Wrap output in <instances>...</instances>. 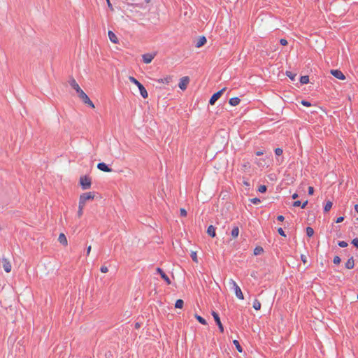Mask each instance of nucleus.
Wrapping results in <instances>:
<instances>
[{"label": "nucleus", "mask_w": 358, "mask_h": 358, "mask_svg": "<svg viewBox=\"0 0 358 358\" xmlns=\"http://www.w3.org/2000/svg\"><path fill=\"white\" fill-rule=\"evenodd\" d=\"M129 80L131 83H134V85H136L137 86V87L139 90L140 94L143 98L145 99L148 96V94L146 89L138 80H137L133 76H129Z\"/></svg>", "instance_id": "1"}, {"label": "nucleus", "mask_w": 358, "mask_h": 358, "mask_svg": "<svg viewBox=\"0 0 358 358\" xmlns=\"http://www.w3.org/2000/svg\"><path fill=\"white\" fill-rule=\"evenodd\" d=\"M80 185L83 190L90 188L92 185L91 178L88 176H83L80 178Z\"/></svg>", "instance_id": "2"}, {"label": "nucleus", "mask_w": 358, "mask_h": 358, "mask_svg": "<svg viewBox=\"0 0 358 358\" xmlns=\"http://www.w3.org/2000/svg\"><path fill=\"white\" fill-rule=\"evenodd\" d=\"M94 198V194L93 192H90L87 193H83L80 196L79 203L85 206L87 201L93 200Z\"/></svg>", "instance_id": "3"}, {"label": "nucleus", "mask_w": 358, "mask_h": 358, "mask_svg": "<svg viewBox=\"0 0 358 358\" xmlns=\"http://www.w3.org/2000/svg\"><path fill=\"white\" fill-rule=\"evenodd\" d=\"M78 94L84 103L88 105L90 107L92 108H94L93 102L90 100L89 96L83 90H80V93Z\"/></svg>", "instance_id": "4"}, {"label": "nucleus", "mask_w": 358, "mask_h": 358, "mask_svg": "<svg viewBox=\"0 0 358 358\" xmlns=\"http://www.w3.org/2000/svg\"><path fill=\"white\" fill-rule=\"evenodd\" d=\"M230 284L233 285V288L235 292V294L236 297L241 300H243L244 299L243 294L242 293V291L240 288V287L237 285V283L232 279L230 280L229 282Z\"/></svg>", "instance_id": "5"}, {"label": "nucleus", "mask_w": 358, "mask_h": 358, "mask_svg": "<svg viewBox=\"0 0 358 358\" xmlns=\"http://www.w3.org/2000/svg\"><path fill=\"white\" fill-rule=\"evenodd\" d=\"M226 90V88L224 87L218 92H215L212 95L209 100V104L214 105L215 103L220 99V97L222 95L223 92Z\"/></svg>", "instance_id": "6"}, {"label": "nucleus", "mask_w": 358, "mask_h": 358, "mask_svg": "<svg viewBox=\"0 0 358 358\" xmlns=\"http://www.w3.org/2000/svg\"><path fill=\"white\" fill-rule=\"evenodd\" d=\"M212 315L215 320V322L216 323V324L218 326V328H219V330L221 333H223L224 332V327L221 322V320H220V316L219 315L215 312V311H213L212 312Z\"/></svg>", "instance_id": "7"}, {"label": "nucleus", "mask_w": 358, "mask_h": 358, "mask_svg": "<svg viewBox=\"0 0 358 358\" xmlns=\"http://www.w3.org/2000/svg\"><path fill=\"white\" fill-rule=\"evenodd\" d=\"M156 272L160 275L161 278L166 282L167 285H170L171 283V280L168 277V275L164 272V271L159 268L157 267L156 268Z\"/></svg>", "instance_id": "8"}, {"label": "nucleus", "mask_w": 358, "mask_h": 358, "mask_svg": "<svg viewBox=\"0 0 358 358\" xmlns=\"http://www.w3.org/2000/svg\"><path fill=\"white\" fill-rule=\"evenodd\" d=\"M189 82V79L187 76L182 77L180 80L178 86L182 90H185L187 88Z\"/></svg>", "instance_id": "9"}, {"label": "nucleus", "mask_w": 358, "mask_h": 358, "mask_svg": "<svg viewBox=\"0 0 358 358\" xmlns=\"http://www.w3.org/2000/svg\"><path fill=\"white\" fill-rule=\"evenodd\" d=\"M1 262H2V266L4 269V271L6 273L10 272L12 266H11L10 262L6 258H2Z\"/></svg>", "instance_id": "10"}, {"label": "nucleus", "mask_w": 358, "mask_h": 358, "mask_svg": "<svg viewBox=\"0 0 358 358\" xmlns=\"http://www.w3.org/2000/svg\"><path fill=\"white\" fill-rule=\"evenodd\" d=\"M331 73L336 78L339 80H345V76L343 73V72L340 70L336 69V70H331Z\"/></svg>", "instance_id": "11"}, {"label": "nucleus", "mask_w": 358, "mask_h": 358, "mask_svg": "<svg viewBox=\"0 0 358 358\" xmlns=\"http://www.w3.org/2000/svg\"><path fill=\"white\" fill-rule=\"evenodd\" d=\"M155 55V54L152 55V54H150V53L143 55V56H142L143 62L145 64H150L154 59Z\"/></svg>", "instance_id": "12"}, {"label": "nucleus", "mask_w": 358, "mask_h": 358, "mask_svg": "<svg viewBox=\"0 0 358 358\" xmlns=\"http://www.w3.org/2000/svg\"><path fill=\"white\" fill-rule=\"evenodd\" d=\"M97 169L104 172H111L112 169L109 168L108 166L104 162H100L97 164Z\"/></svg>", "instance_id": "13"}, {"label": "nucleus", "mask_w": 358, "mask_h": 358, "mask_svg": "<svg viewBox=\"0 0 358 358\" xmlns=\"http://www.w3.org/2000/svg\"><path fill=\"white\" fill-rule=\"evenodd\" d=\"M69 84L72 87V88H73L76 91L78 94L80 93V90H83L74 78L70 80Z\"/></svg>", "instance_id": "14"}, {"label": "nucleus", "mask_w": 358, "mask_h": 358, "mask_svg": "<svg viewBox=\"0 0 358 358\" xmlns=\"http://www.w3.org/2000/svg\"><path fill=\"white\" fill-rule=\"evenodd\" d=\"M108 35L110 41L112 43H113L115 44L118 43L119 40H118V38H117V36H116V34L115 33H113L112 31H108Z\"/></svg>", "instance_id": "15"}, {"label": "nucleus", "mask_w": 358, "mask_h": 358, "mask_svg": "<svg viewBox=\"0 0 358 358\" xmlns=\"http://www.w3.org/2000/svg\"><path fill=\"white\" fill-rule=\"evenodd\" d=\"M207 234L212 238L215 237V227L213 225H210L207 229Z\"/></svg>", "instance_id": "16"}, {"label": "nucleus", "mask_w": 358, "mask_h": 358, "mask_svg": "<svg viewBox=\"0 0 358 358\" xmlns=\"http://www.w3.org/2000/svg\"><path fill=\"white\" fill-rule=\"evenodd\" d=\"M206 41H206V37H205V36H201V37L198 39L197 42L196 43L195 46H196V48H201V47H202L203 45H205V43H206Z\"/></svg>", "instance_id": "17"}, {"label": "nucleus", "mask_w": 358, "mask_h": 358, "mask_svg": "<svg viewBox=\"0 0 358 358\" xmlns=\"http://www.w3.org/2000/svg\"><path fill=\"white\" fill-rule=\"evenodd\" d=\"M355 266V261L353 257H351L348 259L347 262L345 263V268L348 269H352Z\"/></svg>", "instance_id": "18"}, {"label": "nucleus", "mask_w": 358, "mask_h": 358, "mask_svg": "<svg viewBox=\"0 0 358 358\" xmlns=\"http://www.w3.org/2000/svg\"><path fill=\"white\" fill-rule=\"evenodd\" d=\"M239 234V228L238 226H234L231 231V236L233 238H236Z\"/></svg>", "instance_id": "19"}, {"label": "nucleus", "mask_w": 358, "mask_h": 358, "mask_svg": "<svg viewBox=\"0 0 358 358\" xmlns=\"http://www.w3.org/2000/svg\"><path fill=\"white\" fill-rule=\"evenodd\" d=\"M58 241L63 245H66L68 244V241H67L66 237L62 233L59 234V238H58Z\"/></svg>", "instance_id": "20"}, {"label": "nucleus", "mask_w": 358, "mask_h": 358, "mask_svg": "<svg viewBox=\"0 0 358 358\" xmlns=\"http://www.w3.org/2000/svg\"><path fill=\"white\" fill-rule=\"evenodd\" d=\"M241 102V99L238 97H233L229 99V104L232 106L238 105Z\"/></svg>", "instance_id": "21"}, {"label": "nucleus", "mask_w": 358, "mask_h": 358, "mask_svg": "<svg viewBox=\"0 0 358 358\" xmlns=\"http://www.w3.org/2000/svg\"><path fill=\"white\" fill-rule=\"evenodd\" d=\"M171 80V76H166L164 78H160L157 80L159 83L169 84Z\"/></svg>", "instance_id": "22"}, {"label": "nucleus", "mask_w": 358, "mask_h": 358, "mask_svg": "<svg viewBox=\"0 0 358 358\" xmlns=\"http://www.w3.org/2000/svg\"><path fill=\"white\" fill-rule=\"evenodd\" d=\"M252 307L256 310H259L261 308V303L259 300L255 299L252 303Z\"/></svg>", "instance_id": "23"}, {"label": "nucleus", "mask_w": 358, "mask_h": 358, "mask_svg": "<svg viewBox=\"0 0 358 358\" xmlns=\"http://www.w3.org/2000/svg\"><path fill=\"white\" fill-rule=\"evenodd\" d=\"M263 252H264V249L261 246H257L254 249V255H256V256L261 255L262 253H263Z\"/></svg>", "instance_id": "24"}, {"label": "nucleus", "mask_w": 358, "mask_h": 358, "mask_svg": "<svg viewBox=\"0 0 358 358\" xmlns=\"http://www.w3.org/2000/svg\"><path fill=\"white\" fill-rule=\"evenodd\" d=\"M184 305V301L182 299L176 300L175 303V308H182Z\"/></svg>", "instance_id": "25"}, {"label": "nucleus", "mask_w": 358, "mask_h": 358, "mask_svg": "<svg viewBox=\"0 0 358 358\" xmlns=\"http://www.w3.org/2000/svg\"><path fill=\"white\" fill-rule=\"evenodd\" d=\"M332 205H333L332 202H331V201H328L326 203V204H325V206H324V212H328V211H329V210H330V209H331V207H332Z\"/></svg>", "instance_id": "26"}, {"label": "nucleus", "mask_w": 358, "mask_h": 358, "mask_svg": "<svg viewBox=\"0 0 358 358\" xmlns=\"http://www.w3.org/2000/svg\"><path fill=\"white\" fill-rule=\"evenodd\" d=\"M300 83L301 84H307L309 83V77L308 76H303L300 78Z\"/></svg>", "instance_id": "27"}, {"label": "nucleus", "mask_w": 358, "mask_h": 358, "mask_svg": "<svg viewBox=\"0 0 358 358\" xmlns=\"http://www.w3.org/2000/svg\"><path fill=\"white\" fill-rule=\"evenodd\" d=\"M195 317L199 321V322H200L201 324H204V325L207 324L206 320L204 318H203L201 316L196 315Z\"/></svg>", "instance_id": "28"}, {"label": "nucleus", "mask_w": 358, "mask_h": 358, "mask_svg": "<svg viewBox=\"0 0 358 358\" xmlns=\"http://www.w3.org/2000/svg\"><path fill=\"white\" fill-rule=\"evenodd\" d=\"M314 234V230L312 227H306V235L308 236V237H311L313 236Z\"/></svg>", "instance_id": "29"}, {"label": "nucleus", "mask_w": 358, "mask_h": 358, "mask_svg": "<svg viewBox=\"0 0 358 358\" xmlns=\"http://www.w3.org/2000/svg\"><path fill=\"white\" fill-rule=\"evenodd\" d=\"M286 76L290 78L291 80L294 81L295 80V77L296 76V73H294L291 71H286Z\"/></svg>", "instance_id": "30"}, {"label": "nucleus", "mask_w": 358, "mask_h": 358, "mask_svg": "<svg viewBox=\"0 0 358 358\" xmlns=\"http://www.w3.org/2000/svg\"><path fill=\"white\" fill-rule=\"evenodd\" d=\"M84 206H85L84 205H82L80 203H79V205H78V216L79 217H80L83 214Z\"/></svg>", "instance_id": "31"}, {"label": "nucleus", "mask_w": 358, "mask_h": 358, "mask_svg": "<svg viewBox=\"0 0 358 358\" xmlns=\"http://www.w3.org/2000/svg\"><path fill=\"white\" fill-rule=\"evenodd\" d=\"M233 343H234V344L235 345V346H236V348L237 350H238V352H241L243 350H242V348H241V345H240L239 342H238L237 340H234V341H233Z\"/></svg>", "instance_id": "32"}, {"label": "nucleus", "mask_w": 358, "mask_h": 358, "mask_svg": "<svg viewBox=\"0 0 358 358\" xmlns=\"http://www.w3.org/2000/svg\"><path fill=\"white\" fill-rule=\"evenodd\" d=\"M191 258L194 262H198L196 252L192 251L191 252Z\"/></svg>", "instance_id": "33"}, {"label": "nucleus", "mask_w": 358, "mask_h": 358, "mask_svg": "<svg viewBox=\"0 0 358 358\" xmlns=\"http://www.w3.org/2000/svg\"><path fill=\"white\" fill-rule=\"evenodd\" d=\"M266 189H267L266 186V185H260V186L259 187L258 191H259V192H261V193H264V192H266Z\"/></svg>", "instance_id": "34"}, {"label": "nucleus", "mask_w": 358, "mask_h": 358, "mask_svg": "<svg viewBox=\"0 0 358 358\" xmlns=\"http://www.w3.org/2000/svg\"><path fill=\"white\" fill-rule=\"evenodd\" d=\"M283 152V150L282 148H277L275 149V154L277 156H280Z\"/></svg>", "instance_id": "35"}, {"label": "nucleus", "mask_w": 358, "mask_h": 358, "mask_svg": "<svg viewBox=\"0 0 358 358\" xmlns=\"http://www.w3.org/2000/svg\"><path fill=\"white\" fill-rule=\"evenodd\" d=\"M338 245L341 248H345L348 245V243L343 241H338Z\"/></svg>", "instance_id": "36"}, {"label": "nucleus", "mask_w": 358, "mask_h": 358, "mask_svg": "<svg viewBox=\"0 0 358 358\" xmlns=\"http://www.w3.org/2000/svg\"><path fill=\"white\" fill-rule=\"evenodd\" d=\"M341 259L338 256H335L334 258L333 262L335 264H339L341 263Z\"/></svg>", "instance_id": "37"}, {"label": "nucleus", "mask_w": 358, "mask_h": 358, "mask_svg": "<svg viewBox=\"0 0 358 358\" xmlns=\"http://www.w3.org/2000/svg\"><path fill=\"white\" fill-rule=\"evenodd\" d=\"M301 103L304 106H306V107H309L312 104L310 102L306 101V100H302Z\"/></svg>", "instance_id": "38"}, {"label": "nucleus", "mask_w": 358, "mask_h": 358, "mask_svg": "<svg viewBox=\"0 0 358 358\" xmlns=\"http://www.w3.org/2000/svg\"><path fill=\"white\" fill-rule=\"evenodd\" d=\"M251 202L253 204L257 205L261 202V200L259 198H253L251 199Z\"/></svg>", "instance_id": "39"}, {"label": "nucleus", "mask_w": 358, "mask_h": 358, "mask_svg": "<svg viewBox=\"0 0 358 358\" xmlns=\"http://www.w3.org/2000/svg\"><path fill=\"white\" fill-rule=\"evenodd\" d=\"M278 232L280 236L286 237V234L281 227L278 229Z\"/></svg>", "instance_id": "40"}, {"label": "nucleus", "mask_w": 358, "mask_h": 358, "mask_svg": "<svg viewBox=\"0 0 358 358\" xmlns=\"http://www.w3.org/2000/svg\"><path fill=\"white\" fill-rule=\"evenodd\" d=\"M352 244L356 247L357 248H358V238H354L352 241Z\"/></svg>", "instance_id": "41"}, {"label": "nucleus", "mask_w": 358, "mask_h": 358, "mask_svg": "<svg viewBox=\"0 0 358 358\" xmlns=\"http://www.w3.org/2000/svg\"><path fill=\"white\" fill-rule=\"evenodd\" d=\"M280 45H284V46L287 45V41L286 39H285V38H281L280 40Z\"/></svg>", "instance_id": "42"}, {"label": "nucleus", "mask_w": 358, "mask_h": 358, "mask_svg": "<svg viewBox=\"0 0 358 358\" xmlns=\"http://www.w3.org/2000/svg\"><path fill=\"white\" fill-rule=\"evenodd\" d=\"M180 215L185 217L187 215V211L184 208H180Z\"/></svg>", "instance_id": "43"}, {"label": "nucleus", "mask_w": 358, "mask_h": 358, "mask_svg": "<svg viewBox=\"0 0 358 358\" xmlns=\"http://www.w3.org/2000/svg\"><path fill=\"white\" fill-rule=\"evenodd\" d=\"M101 272L107 273L108 271V267L105 266H102L100 268Z\"/></svg>", "instance_id": "44"}, {"label": "nucleus", "mask_w": 358, "mask_h": 358, "mask_svg": "<svg viewBox=\"0 0 358 358\" xmlns=\"http://www.w3.org/2000/svg\"><path fill=\"white\" fill-rule=\"evenodd\" d=\"M301 204V202L300 201H296L293 203V206L298 207L300 206Z\"/></svg>", "instance_id": "45"}, {"label": "nucleus", "mask_w": 358, "mask_h": 358, "mask_svg": "<svg viewBox=\"0 0 358 358\" xmlns=\"http://www.w3.org/2000/svg\"><path fill=\"white\" fill-rule=\"evenodd\" d=\"M344 220V217H338L336 220V223H340V222H342Z\"/></svg>", "instance_id": "46"}, {"label": "nucleus", "mask_w": 358, "mask_h": 358, "mask_svg": "<svg viewBox=\"0 0 358 358\" xmlns=\"http://www.w3.org/2000/svg\"><path fill=\"white\" fill-rule=\"evenodd\" d=\"M301 261L303 262V263H306L307 262V257L306 255H301Z\"/></svg>", "instance_id": "47"}, {"label": "nucleus", "mask_w": 358, "mask_h": 358, "mask_svg": "<svg viewBox=\"0 0 358 358\" xmlns=\"http://www.w3.org/2000/svg\"><path fill=\"white\" fill-rule=\"evenodd\" d=\"M308 192L309 195H312L314 193V188L313 187H309Z\"/></svg>", "instance_id": "48"}, {"label": "nucleus", "mask_w": 358, "mask_h": 358, "mask_svg": "<svg viewBox=\"0 0 358 358\" xmlns=\"http://www.w3.org/2000/svg\"><path fill=\"white\" fill-rule=\"evenodd\" d=\"M277 220L280 222H282L285 220V217L283 215H278Z\"/></svg>", "instance_id": "49"}, {"label": "nucleus", "mask_w": 358, "mask_h": 358, "mask_svg": "<svg viewBox=\"0 0 358 358\" xmlns=\"http://www.w3.org/2000/svg\"><path fill=\"white\" fill-rule=\"evenodd\" d=\"M308 204V201H304L303 203L301 204V208H305L306 206Z\"/></svg>", "instance_id": "50"}, {"label": "nucleus", "mask_w": 358, "mask_h": 358, "mask_svg": "<svg viewBox=\"0 0 358 358\" xmlns=\"http://www.w3.org/2000/svg\"><path fill=\"white\" fill-rule=\"evenodd\" d=\"M91 248H91V246H90V245L87 247V251H86V255H90V251H91Z\"/></svg>", "instance_id": "51"}, {"label": "nucleus", "mask_w": 358, "mask_h": 358, "mask_svg": "<svg viewBox=\"0 0 358 358\" xmlns=\"http://www.w3.org/2000/svg\"><path fill=\"white\" fill-rule=\"evenodd\" d=\"M255 154L257 156H262L264 154V152L263 151H257Z\"/></svg>", "instance_id": "52"}, {"label": "nucleus", "mask_w": 358, "mask_h": 358, "mask_svg": "<svg viewBox=\"0 0 358 358\" xmlns=\"http://www.w3.org/2000/svg\"><path fill=\"white\" fill-rule=\"evenodd\" d=\"M107 4H108V6L109 8H110V9H111V10H113L112 4H111V3L110 2V1H109V0H107Z\"/></svg>", "instance_id": "53"}, {"label": "nucleus", "mask_w": 358, "mask_h": 358, "mask_svg": "<svg viewBox=\"0 0 358 358\" xmlns=\"http://www.w3.org/2000/svg\"><path fill=\"white\" fill-rule=\"evenodd\" d=\"M298 197V194L296 193H294L293 195H292V198L293 199H296Z\"/></svg>", "instance_id": "54"}, {"label": "nucleus", "mask_w": 358, "mask_h": 358, "mask_svg": "<svg viewBox=\"0 0 358 358\" xmlns=\"http://www.w3.org/2000/svg\"><path fill=\"white\" fill-rule=\"evenodd\" d=\"M355 211L358 213V204H356V205L355 206Z\"/></svg>", "instance_id": "55"}, {"label": "nucleus", "mask_w": 358, "mask_h": 358, "mask_svg": "<svg viewBox=\"0 0 358 358\" xmlns=\"http://www.w3.org/2000/svg\"><path fill=\"white\" fill-rule=\"evenodd\" d=\"M135 326H136V328H138V327H140V325H139V324H138V323H136V325H135Z\"/></svg>", "instance_id": "56"}, {"label": "nucleus", "mask_w": 358, "mask_h": 358, "mask_svg": "<svg viewBox=\"0 0 358 358\" xmlns=\"http://www.w3.org/2000/svg\"><path fill=\"white\" fill-rule=\"evenodd\" d=\"M151 0H145L146 3H150Z\"/></svg>", "instance_id": "57"}, {"label": "nucleus", "mask_w": 358, "mask_h": 358, "mask_svg": "<svg viewBox=\"0 0 358 358\" xmlns=\"http://www.w3.org/2000/svg\"><path fill=\"white\" fill-rule=\"evenodd\" d=\"M357 299H358V294H357Z\"/></svg>", "instance_id": "58"}]
</instances>
